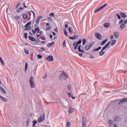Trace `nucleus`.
Here are the masks:
<instances>
[{
	"mask_svg": "<svg viewBox=\"0 0 127 127\" xmlns=\"http://www.w3.org/2000/svg\"><path fill=\"white\" fill-rule=\"evenodd\" d=\"M68 31H69V32H70V33H71V32H72V30H71V28H68Z\"/></svg>",
	"mask_w": 127,
	"mask_h": 127,
	"instance_id": "69168bd1",
	"label": "nucleus"
},
{
	"mask_svg": "<svg viewBox=\"0 0 127 127\" xmlns=\"http://www.w3.org/2000/svg\"><path fill=\"white\" fill-rule=\"evenodd\" d=\"M38 58H39V59H41V58H42V56H41V55L40 54L38 55Z\"/></svg>",
	"mask_w": 127,
	"mask_h": 127,
	"instance_id": "09e8293b",
	"label": "nucleus"
},
{
	"mask_svg": "<svg viewBox=\"0 0 127 127\" xmlns=\"http://www.w3.org/2000/svg\"><path fill=\"white\" fill-rule=\"evenodd\" d=\"M111 44V42H108L105 44L103 47V50H105Z\"/></svg>",
	"mask_w": 127,
	"mask_h": 127,
	"instance_id": "9b49d317",
	"label": "nucleus"
},
{
	"mask_svg": "<svg viewBox=\"0 0 127 127\" xmlns=\"http://www.w3.org/2000/svg\"><path fill=\"white\" fill-rule=\"evenodd\" d=\"M109 124H113V121L112 120H109Z\"/></svg>",
	"mask_w": 127,
	"mask_h": 127,
	"instance_id": "e2e57ef3",
	"label": "nucleus"
},
{
	"mask_svg": "<svg viewBox=\"0 0 127 127\" xmlns=\"http://www.w3.org/2000/svg\"><path fill=\"white\" fill-rule=\"evenodd\" d=\"M50 16H54L55 14L54 12L51 13V14H50Z\"/></svg>",
	"mask_w": 127,
	"mask_h": 127,
	"instance_id": "13d9d810",
	"label": "nucleus"
},
{
	"mask_svg": "<svg viewBox=\"0 0 127 127\" xmlns=\"http://www.w3.org/2000/svg\"><path fill=\"white\" fill-rule=\"evenodd\" d=\"M114 35H111V38H110V39L112 40V39H114Z\"/></svg>",
	"mask_w": 127,
	"mask_h": 127,
	"instance_id": "338daca9",
	"label": "nucleus"
},
{
	"mask_svg": "<svg viewBox=\"0 0 127 127\" xmlns=\"http://www.w3.org/2000/svg\"><path fill=\"white\" fill-rule=\"evenodd\" d=\"M79 52H81V53H84L85 52V50L84 49H81V45H79L77 48Z\"/></svg>",
	"mask_w": 127,
	"mask_h": 127,
	"instance_id": "ddd939ff",
	"label": "nucleus"
},
{
	"mask_svg": "<svg viewBox=\"0 0 127 127\" xmlns=\"http://www.w3.org/2000/svg\"><path fill=\"white\" fill-rule=\"evenodd\" d=\"M116 15L118 17V19H121L122 18L120 14H117Z\"/></svg>",
	"mask_w": 127,
	"mask_h": 127,
	"instance_id": "c03bdc74",
	"label": "nucleus"
},
{
	"mask_svg": "<svg viewBox=\"0 0 127 127\" xmlns=\"http://www.w3.org/2000/svg\"><path fill=\"white\" fill-rule=\"evenodd\" d=\"M78 45H79V44H81V43H82V40L81 39H79L78 41L76 43Z\"/></svg>",
	"mask_w": 127,
	"mask_h": 127,
	"instance_id": "a19ab883",
	"label": "nucleus"
},
{
	"mask_svg": "<svg viewBox=\"0 0 127 127\" xmlns=\"http://www.w3.org/2000/svg\"><path fill=\"white\" fill-rule=\"evenodd\" d=\"M33 124L34 125H36L37 124V121L36 120H34L33 121Z\"/></svg>",
	"mask_w": 127,
	"mask_h": 127,
	"instance_id": "8fccbe9b",
	"label": "nucleus"
},
{
	"mask_svg": "<svg viewBox=\"0 0 127 127\" xmlns=\"http://www.w3.org/2000/svg\"><path fill=\"white\" fill-rule=\"evenodd\" d=\"M67 89L68 90H69V91H71V89H72V85H71L70 84L68 85L67 86Z\"/></svg>",
	"mask_w": 127,
	"mask_h": 127,
	"instance_id": "e433bc0d",
	"label": "nucleus"
},
{
	"mask_svg": "<svg viewBox=\"0 0 127 127\" xmlns=\"http://www.w3.org/2000/svg\"><path fill=\"white\" fill-rule=\"evenodd\" d=\"M28 67V64L27 63H26L25 65V72H26V71H27Z\"/></svg>",
	"mask_w": 127,
	"mask_h": 127,
	"instance_id": "2f4dec72",
	"label": "nucleus"
},
{
	"mask_svg": "<svg viewBox=\"0 0 127 127\" xmlns=\"http://www.w3.org/2000/svg\"><path fill=\"white\" fill-rule=\"evenodd\" d=\"M51 27H52L51 26H49L48 27H47L46 28V30H50L51 29Z\"/></svg>",
	"mask_w": 127,
	"mask_h": 127,
	"instance_id": "37998d69",
	"label": "nucleus"
},
{
	"mask_svg": "<svg viewBox=\"0 0 127 127\" xmlns=\"http://www.w3.org/2000/svg\"><path fill=\"white\" fill-rule=\"evenodd\" d=\"M31 24V21H29L28 23H27L24 26V27L25 28L26 30H30V29H31V26H29Z\"/></svg>",
	"mask_w": 127,
	"mask_h": 127,
	"instance_id": "20e7f679",
	"label": "nucleus"
},
{
	"mask_svg": "<svg viewBox=\"0 0 127 127\" xmlns=\"http://www.w3.org/2000/svg\"><path fill=\"white\" fill-rule=\"evenodd\" d=\"M42 33H43V32L42 31H40L39 32H38L36 34L37 38H38V37H39L40 36H41Z\"/></svg>",
	"mask_w": 127,
	"mask_h": 127,
	"instance_id": "4468645a",
	"label": "nucleus"
},
{
	"mask_svg": "<svg viewBox=\"0 0 127 127\" xmlns=\"http://www.w3.org/2000/svg\"><path fill=\"white\" fill-rule=\"evenodd\" d=\"M0 90L1 92H2L3 94H6V91L4 89H3L2 87H1V86L0 85Z\"/></svg>",
	"mask_w": 127,
	"mask_h": 127,
	"instance_id": "5701e85b",
	"label": "nucleus"
},
{
	"mask_svg": "<svg viewBox=\"0 0 127 127\" xmlns=\"http://www.w3.org/2000/svg\"><path fill=\"white\" fill-rule=\"evenodd\" d=\"M54 44H55V43L54 42L50 43L47 45V47H48L49 48H50V47H51V46H52L53 45H54Z\"/></svg>",
	"mask_w": 127,
	"mask_h": 127,
	"instance_id": "4be33fe9",
	"label": "nucleus"
},
{
	"mask_svg": "<svg viewBox=\"0 0 127 127\" xmlns=\"http://www.w3.org/2000/svg\"><path fill=\"white\" fill-rule=\"evenodd\" d=\"M69 39H71L72 40H74V39H76V38H78V35H75L73 37H69Z\"/></svg>",
	"mask_w": 127,
	"mask_h": 127,
	"instance_id": "a211bd4d",
	"label": "nucleus"
},
{
	"mask_svg": "<svg viewBox=\"0 0 127 127\" xmlns=\"http://www.w3.org/2000/svg\"><path fill=\"white\" fill-rule=\"evenodd\" d=\"M61 77H63L64 80H67V79H68V74L65 72H63L60 75V79L61 78Z\"/></svg>",
	"mask_w": 127,
	"mask_h": 127,
	"instance_id": "39448f33",
	"label": "nucleus"
},
{
	"mask_svg": "<svg viewBox=\"0 0 127 127\" xmlns=\"http://www.w3.org/2000/svg\"><path fill=\"white\" fill-rule=\"evenodd\" d=\"M0 99H1V100L3 102H7V100H6V99H5V98L1 96V95H0Z\"/></svg>",
	"mask_w": 127,
	"mask_h": 127,
	"instance_id": "412c9836",
	"label": "nucleus"
},
{
	"mask_svg": "<svg viewBox=\"0 0 127 127\" xmlns=\"http://www.w3.org/2000/svg\"><path fill=\"white\" fill-rule=\"evenodd\" d=\"M27 33H25L24 34L25 39H27Z\"/></svg>",
	"mask_w": 127,
	"mask_h": 127,
	"instance_id": "de8ad7c7",
	"label": "nucleus"
},
{
	"mask_svg": "<svg viewBox=\"0 0 127 127\" xmlns=\"http://www.w3.org/2000/svg\"><path fill=\"white\" fill-rule=\"evenodd\" d=\"M65 28H68L69 26H68V24H65L64 25Z\"/></svg>",
	"mask_w": 127,
	"mask_h": 127,
	"instance_id": "052dcab7",
	"label": "nucleus"
},
{
	"mask_svg": "<svg viewBox=\"0 0 127 127\" xmlns=\"http://www.w3.org/2000/svg\"><path fill=\"white\" fill-rule=\"evenodd\" d=\"M87 119L85 117H83L82 120V127H87Z\"/></svg>",
	"mask_w": 127,
	"mask_h": 127,
	"instance_id": "0eeeda50",
	"label": "nucleus"
},
{
	"mask_svg": "<svg viewBox=\"0 0 127 127\" xmlns=\"http://www.w3.org/2000/svg\"><path fill=\"white\" fill-rule=\"evenodd\" d=\"M64 35H65L66 37H68V33H67V30L66 29V28H64Z\"/></svg>",
	"mask_w": 127,
	"mask_h": 127,
	"instance_id": "cd10ccee",
	"label": "nucleus"
},
{
	"mask_svg": "<svg viewBox=\"0 0 127 127\" xmlns=\"http://www.w3.org/2000/svg\"><path fill=\"white\" fill-rule=\"evenodd\" d=\"M30 121L29 120V119H28L27 121V126H28V125H29V123H30Z\"/></svg>",
	"mask_w": 127,
	"mask_h": 127,
	"instance_id": "5fc2aeb1",
	"label": "nucleus"
},
{
	"mask_svg": "<svg viewBox=\"0 0 127 127\" xmlns=\"http://www.w3.org/2000/svg\"><path fill=\"white\" fill-rule=\"evenodd\" d=\"M39 20H40L38 18H37V20L36 21L37 24H38V23H39Z\"/></svg>",
	"mask_w": 127,
	"mask_h": 127,
	"instance_id": "864d4df0",
	"label": "nucleus"
},
{
	"mask_svg": "<svg viewBox=\"0 0 127 127\" xmlns=\"http://www.w3.org/2000/svg\"><path fill=\"white\" fill-rule=\"evenodd\" d=\"M101 9L102 8H101V7L98 8L94 11V13H97V12H99V11H100V10H101Z\"/></svg>",
	"mask_w": 127,
	"mask_h": 127,
	"instance_id": "c756f323",
	"label": "nucleus"
},
{
	"mask_svg": "<svg viewBox=\"0 0 127 127\" xmlns=\"http://www.w3.org/2000/svg\"><path fill=\"white\" fill-rule=\"evenodd\" d=\"M43 17L42 16H39L37 17V18L40 20V19H41Z\"/></svg>",
	"mask_w": 127,
	"mask_h": 127,
	"instance_id": "6e6d98bb",
	"label": "nucleus"
},
{
	"mask_svg": "<svg viewBox=\"0 0 127 127\" xmlns=\"http://www.w3.org/2000/svg\"><path fill=\"white\" fill-rule=\"evenodd\" d=\"M102 49V47L99 46V47L97 48L96 49H94L93 51H99V50H101Z\"/></svg>",
	"mask_w": 127,
	"mask_h": 127,
	"instance_id": "c85d7f7f",
	"label": "nucleus"
},
{
	"mask_svg": "<svg viewBox=\"0 0 127 127\" xmlns=\"http://www.w3.org/2000/svg\"><path fill=\"white\" fill-rule=\"evenodd\" d=\"M24 52L25 53H26V54H29V52L28 51V49H24Z\"/></svg>",
	"mask_w": 127,
	"mask_h": 127,
	"instance_id": "58836bf2",
	"label": "nucleus"
},
{
	"mask_svg": "<svg viewBox=\"0 0 127 127\" xmlns=\"http://www.w3.org/2000/svg\"><path fill=\"white\" fill-rule=\"evenodd\" d=\"M109 126H110V127H113V123L109 124Z\"/></svg>",
	"mask_w": 127,
	"mask_h": 127,
	"instance_id": "774afa93",
	"label": "nucleus"
},
{
	"mask_svg": "<svg viewBox=\"0 0 127 127\" xmlns=\"http://www.w3.org/2000/svg\"><path fill=\"white\" fill-rule=\"evenodd\" d=\"M22 17L24 19H27L28 18V15L27 14H23Z\"/></svg>",
	"mask_w": 127,
	"mask_h": 127,
	"instance_id": "b1692460",
	"label": "nucleus"
},
{
	"mask_svg": "<svg viewBox=\"0 0 127 127\" xmlns=\"http://www.w3.org/2000/svg\"><path fill=\"white\" fill-rule=\"evenodd\" d=\"M78 44L76 43V42L73 43V46L74 47V49H77L78 48Z\"/></svg>",
	"mask_w": 127,
	"mask_h": 127,
	"instance_id": "a878e982",
	"label": "nucleus"
},
{
	"mask_svg": "<svg viewBox=\"0 0 127 127\" xmlns=\"http://www.w3.org/2000/svg\"><path fill=\"white\" fill-rule=\"evenodd\" d=\"M67 95H68L69 97H71L72 99H73V100H75L76 99V97L75 96H72V94H71L70 92L68 93Z\"/></svg>",
	"mask_w": 127,
	"mask_h": 127,
	"instance_id": "bb28decb",
	"label": "nucleus"
},
{
	"mask_svg": "<svg viewBox=\"0 0 127 127\" xmlns=\"http://www.w3.org/2000/svg\"><path fill=\"white\" fill-rule=\"evenodd\" d=\"M42 50H43V51H45V48H41V49H39V51H41V52H42Z\"/></svg>",
	"mask_w": 127,
	"mask_h": 127,
	"instance_id": "49530a36",
	"label": "nucleus"
},
{
	"mask_svg": "<svg viewBox=\"0 0 127 127\" xmlns=\"http://www.w3.org/2000/svg\"><path fill=\"white\" fill-rule=\"evenodd\" d=\"M47 60L49 61V62H52L54 60V59L53 58V56H49L46 58Z\"/></svg>",
	"mask_w": 127,
	"mask_h": 127,
	"instance_id": "1a4fd4ad",
	"label": "nucleus"
},
{
	"mask_svg": "<svg viewBox=\"0 0 127 127\" xmlns=\"http://www.w3.org/2000/svg\"><path fill=\"white\" fill-rule=\"evenodd\" d=\"M113 34L115 38H119V36H120V33L119 32H114Z\"/></svg>",
	"mask_w": 127,
	"mask_h": 127,
	"instance_id": "f8f14e48",
	"label": "nucleus"
},
{
	"mask_svg": "<svg viewBox=\"0 0 127 127\" xmlns=\"http://www.w3.org/2000/svg\"><path fill=\"white\" fill-rule=\"evenodd\" d=\"M19 5H20V3H18L16 5L15 8H17Z\"/></svg>",
	"mask_w": 127,
	"mask_h": 127,
	"instance_id": "603ef678",
	"label": "nucleus"
},
{
	"mask_svg": "<svg viewBox=\"0 0 127 127\" xmlns=\"http://www.w3.org/2000/svg\"><path fill=\"white\" fill-rule=\"evenodd\" d=\"M108 41V39H106L105 40L103 41L100 44V46H103V45H105L106 43Z\"/></svg>",
	"mask_w": 127,
	"mask_h": 127,
	"instance_id": "f3484780",
	"label": "nucleus"
},
{
	"mask_svg": "<svg viewBox=\"0 0 127 127\" xmlns=\"http://www.w3.org/2000/svg\"><path fill=\"white\" fill-rule=\"evenodd\" d=\"M28 39L32 42H35V41H36V39L33 38V36H29Z\"/></svg>",
	"mask_w": 127,
	"mask_h": 127,
	"instance_id": "9d476101",
	"label": "nucleus"
},
{
	"mask_svg": "<svg viewBox=\"0 0 127 127\" xmlns=\"http://www.w3.org/2000/svg\"><path fill=\"white\" fill-rule=\"evenodd\" d=\"M90 58L91 59H94L95 58V57H94V56H93V55H91L90 56Z\"/></svg>",
	"mask_w": 127,
	"mask_h": 127,
	"instance_id": "bf43d9fd",
	"label": "nucleus"
},
{
	"mask_svg": "<svg viewBox=\"0 0 127 127\" xmlns=\"http://www.w3.org/2000/svg\"><path fill=\"white\" fill-rule=\"evenodd\" d=\"M35 31H37V32H39L40 31V29L39 27H37L35 29Z\"/></svg>",
	"mask_w": 127,
	"mask_h": 127,
	"instance_id": "79ce46f5",
	"label": "nucleus"
},
{
	"mask_svg": "<svg viewBox=\"0 0 127 127\" xmlns=\"http://www.w3.org/2000/svg\"><path fill=\"white\" fill-rule=\"evenodd\" d=\"M71 126V123L69 122L66 123V127H70Z\"/></svg>",
	"mask_w": 127,
	"mask_h": 127,
	"instance_id": "4c0bfd02",
	"label": "nucleus"
},
{
	"mask_svg": "<svg viewBox=\"0 0 127 127\" xmlns=\"http://www.w3.org/2000/svg\"><path fill=\"white\" fill-rule=\"evenodd\" d=\"M114 121L116 123H118V122H119V121H121V118L119 117V116H115V117L114 118Z\"/></svg>",
	"mask_w": 127,
	"mask_h": 127,
	"instance_id": "2eb2a0df",
	"label": "nucleus"
},
{
	"mask_svg": "<svg viewBox=\"0 0 127 127\" xmlns=\"http://www.w3.org/2000/svg\"><path fill=\"white\" fill-rule=\"evenodd\" d=\"M104 27H105V28H108V27H110V26H111V23H105L104 24Z\"/></svg>",
	"mask_w": 127,
	"mask_h": 127,
	"instance_id": "dca6fc26",
	"label": "nucleus"
},
{
	"mask_svg": "<svg viewBox=\"0 0 127 127\" xmlns=\"http://www.w3.org/2000/svg\"><path fill=\"white\" fill-rule=\"evenodd\" d=\"M127 99H124L120 100L118 103V105H121V104H122V103H125V102H127Z\"/></svg>",
	"mask_w": 127,
	"mask_h": 127,
	"instance_id": "6ab92c4d",
	"label": "nucleus"
},
{
	"mask_svg": "<svg viewBox=\"0 0 127 127\" xmlns=\"http://www.w3.org/2000/svg\"><path fill=\"white\" fill-rule=\"evenodd\" d=\"M31 12H32L33 14V16H34V18H35V13H34V11H31Z\"/></svg>",
	"mask_w": 127,
	"mask_h": 127,
	"instance_id": "4d7b16f0",
	"label": "nucleus"
},
{
	"mask_svg": "<svg viewBox=\"0 0 127 127\" xmlns=\"http://www.w3.org/2000/svg\"><path fill=\"white\" fill-rule=\"evenodd\" d=\"M0 62L1 64V65H4V63H3V60H2V58L0 57Z\"/></svg>",
	"mask_w": 127,
	"mask_h": 127,
	"instance_id": "f704fd0d",
	"label": "nucleus"
},
{
	"mask_svg": "<svg viewBox=\"0 0 127 127\" xmlns=\"http://www.w3.org/2000/svg\"><path fill=\"white\" fill-rule=\"evenodd\" d=\"M44 120H45V114L43 113L40 115V118L38 120L37 122L40 123L41 122H43Z\"/></svg>",
	"mask_w": 127,
	"mask_h": 127,
	"instance_id": "7ed1b4c3",
	"label": "nucleus"
},
{
	"mask_svg": "<svg viewBox=\"0 0 127 127\" xmlns=\"http://www.w3.org/2000/svg\"><path fill=\"white\" fill-rule=\"evenodd\" d=\"M104 50H103V49H102L101 51L99 52V55L100 56H103V55H104V54H105V51H104Z\"/></svg>",
	"mask_w": 127,
	"mask_h": 127,
	"instance_id": "aec40b11",
	"label": "nucleus"
},
{
	"mask_svg": "<svg viewBox=\"0 0 127 127\" xmlns=\"http://www.w3.org/2000/svg\"><path fill=\"white\" fill-rule=\"evenodd\" d=\"M107 5H108V4L105 3L104 5L101 6L100 7L101 8V9H103V8H104V7H105V6H107Z\"/></svg>",
	"mask_w": 127,
	"mask_h": 127,
	"instance_id": "a18cd8bd",
	"label": "nucleus"
},
{
	"mask_svg": "<svg viewBox=\"0 0 127 127\" xmlns=\"http://www.w3.org/2000/svg\"><path fill=\"white\" fill-rule=\"evenodd\" d=\"M93 46V44L92 43H90L87 44L84 47L85 50H89L91 47Z\"/></svg>",
	"mask_w": 127,
	"mask_h": 127,
	"instance_id": "423d86ee",
	"label": "nucleus"
},
{
	"mask_svg": "<svg viewBox=\"0 0 127 127\" xmlns=\"http://www.w3.org/2000/svg\"><path fill=\"white\" fill-rule=\"evenodd\" d=\"M116 40H113L112 41L111 46H114V45H115V44H116Z\"/></svg>",
	"mask_w": 127,
	"mask_h": 127,
	"instance_id": "72a5a7b5",
	"label": "nucleus"
},
{
	"mask_svg": "<svg viewBox=\"0 0 127 127\" xmlns=\"http://www.w3.org/2000/svg\"><path fill=\"white\" fill-rule=\"evenodd\" d=\"M65 103L66 104V105H65V104H64V107H67V106H68V105H69V102H68V101H66Z\"/></svg>",
	"mask_w": 127,
	"mask_h": 127,
	"instance_id": "3c124183",
	"label": "nucleus"
},
{
	"mask_svg": "<svg viewBox=\"0 0 127 127\" xmlns=\"http://www.w3.org/2000/svg\"><path fill=\"white\" fill-rule=\"evenodd\" d=\"M120 15L122 17H123V18H126V17H127V15H126L124 12H121Z\"/></svg>",
	"mask_w": 127,
	"mask_h": 127,
	"instance_id": "393cba45",
	"label": "nucleus"
},
{
	"mask_svg": "<svg viewBox=\"0 0 127 127\" xmlns=\"http://www.w3.org/2000/svg\"><path fill=\"white\" fill-rule=\"evenodd\" d=\"M78 55H79V56L80 57H83V54H82V53H78Z\"/></svg>",
	"mask_w": 127,
	"mask_h": 127,
	"instance_id": "0e129e2a",
	"label": "nucleus"
},
{
	"mask_svg": "<svg viewBox=\"0 0 127 127\" xmlns=\"http://www.w3.org/2000/svg\"><path fill=\"white\" fill-rule=\"evenodd\" d=\"M95 36L97 39H99V40L102 39V35L99 33H95Z\"/></svg>",
	"mask_w": 127,
	"mask_h": 127,
	"instance_id": "6e6552de",
	"label": "nucleus"
},
{
	"mask_svg": "<svg viewBox=\"0 0 127 127\" xmlns=\"http://www.w3.org/2000/svg\"><path fill=\"white\" fill-rule=\"evenodd\" d=\"M30 86L31 88H34L35 87V82H34V78L33 76H31L29 79Z\"/></svg>",
	"mask_w": 127,
	"mask_h": 127,
	"instance_id": "f03ea898",
	"label": "nucleus"
},
{
	"mask_svg": "<svg viewBox=\"0 0 127 127\" xmlns=\"http://www.w3.org/2000/svg\"><path fill=\"white\" fill-rule=\"evenodd\" d=\"M87 43V40L86 39H82V45H85Z\"/></svg>",
	"mask_w": 127,
	"mask_h": 127,
	"instance_id": "473e14b6",
	"label": "nucleus"
},
{
	"mask_svg": "<svg viewBox=\"0 0 127 127\" xmlns=\"http://www.w3.org/2000/svg\"><path fill=\"white\" fill-rule=\"evenodd\" d=\"M14 18H15L16 20H19V19H20V17H19V16H14Z\"/></svg>",
	"mask_w": 127,
	"mask_h": 127,
	"instance_id": "c9c22d12",
	"label": "nucleus"
},
{
	"mask_svg": "<svg viewBox=\"0 0 127 127\" xmlns=\"http://www.w3.org/2000/svg\"><path fill=\"white\" fill-rule=\"evenodd\" d=\"M72 112H74V109L70 107L69 109V114H72Z\"/></svg>",
	"mask_w": 127,
	"mask_h": 127,
	"instance_id": "7c9ffc66",
	"label": "nucleus"
},
{
	"mask_svg": "<svg viewBox=\"0 0 127 127\" xmlns=\"http://www.w3.org/2000/svg\"><path fill=\"white\" fill-rule=\"evenodd\" d=\"M114 127H118V126L116 123H114L113 124Z\"/></svg>",
	"mask_w": 127,
	"mask_h": 127,
	"instance_id": "680f3d73",
	"label": "nucleus"
},
{
	"mask_svg": "<svg viewBox=\"0 0 127 127\" xmlns=\"http://www.w3.org/2000/svg\"><path fill=\"white\" fill-rule=\"evenodd\" d=\"M64 47H66V40H64L63 43Z\"/></svg>",
	"mask_w": 127,
	"mask_h": 127,
	"instance_id": "ea45409f",
	"label": "nucleus"
},
{
	"mask_svg": "<svg viewBox=\"0 0 127 127\" xmlns=\"http://www.w3.org/2000/svg\"><path fill=\"white\" fill-rule=\"evenodd\" d=\"M127 19H122L119 21V30H124L125 28H126V26H127Z\"/></svg>",
	"mask_w": 127,
	"mask_h": 127,
	"instance_id": "f257e3e1",
	"label": "nucleus"
}]
</instances>
